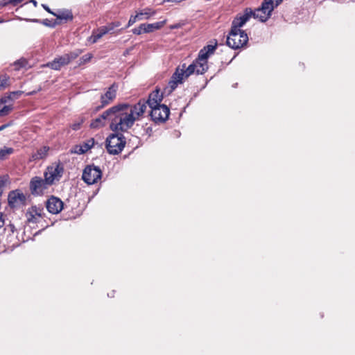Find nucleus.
<instances>
[{
  "mask_svg": "<svg viewBox=\"0 0 355 355\" xmlns=\"http://www.w3.org/2000/svg\"><path fill=\"white\" fill-rule=\"evenodd\" d=\"M14 153V149L10 147L4 146L3 148H0V160H4L7 157Z\"/></svg>",
  "mask_w": 355,
  "mask_h": 355,
  "instance_id": "nucleus-23",
  "label": "nucleus"
},
{
  "mask_svg": "<svg viewBox=\"0 0 355 355\" xmlns=\"http://www.w3.org/2000/svg\"><path fill=\"white\" fill-rule=\"evenodd\" d=\"M110 128L113 132H124L134 125L136 117L129 112V105L118 104L110 107Z\"/></svg>",
  "mask_w": 355,
  "mask_h": 355,
  "instance_id": "nucleus-1",
  "label": "nucleus"
},
{
  "mask_svg": "<svg viewBox=\"0 0 355 355\" xmlns=\"http://www.w3.org/2000/svg\"><path fill=\"white\" fill-rule=\"evenodd\" d=\"M19 20H23L24 19L20 17H17Z\"/></svg>",
  "mask_w": 355,
  "mask_h": 355,
  "instance_id": "nucleus-49",
  "label": "nucleus"
},
{
  "mask_svg": "<svg viewBox=\"0 0 355 355\" xmlns=\"http://www.w3.org/2000/svg\"><path fill=\"white\" fill-rule=\"evenodd\" d=\"M69 63L64 55L58 56L51 62L46 64V66L53 70H60L62 67L67 65Z\"/></svg>",
  "mask_w": 355,
  "mask_h": 355,
  "instance_id": "nucleus-20",
  "label": "nucleus"
},
{
  "mask_svg": "<svg viewBox=\"0 0 355 355\" xmlns=\"http://www.w3.org/2000/svg\"><path fill=\"white\" fill-rule=\"evenodd\" d=\"M163 99V94H159V89H156L150 94L148 100L146 101L148 106L152 109L153 107L162 105L160 103Z\"/></svg>",
  "mask_w": 355,
  "mask_h": 355,
  "instance_id": "nucleus-18",
  "label": "nucleus"
},
{
  "mask_svg": "<svg viewBox=\"0 0 355 355\" xmlns=\"http://www.w3.org/2000/svg\"><path fill=\"white\" fill-rule=\"evenodd\" d=\"M166 23V19L153 24H141L139 26L132 29L133 34L141 35V33H152L155 30L161 29Z\"/></svg>",
  "mask_w": 355,
  "mask_h": 355,
  "instance_id": "nucleus-12",
  "label": "nucleus"
},
{
  "mask_svg": "<svg viewBox=\"0 0 355 355\" xmlns=\"http://www.w3.org/2000/svg\"><path fill=\"white\" fill-rule=\"evenodd\" d=\"M43 211L42 208L37 207L36 206H33L30 209V210L27 212V215H30L32 217L37 216L42 217V214Z\"/></svg>",
  "mask_w": 355,
  "mask_h": 355,
  "instance_id": "nucleus-25",
  "label": "nucleus"
},
{
  "mask_svg": "<svg viewBox=\"0 0 355 355\" xmlns=\"http://www.w3.org/2000/svg\"><path fill=\"white\" fill-rule=\"evenodd\" d=\"M94 139L90 138L78 145H76L71 150V153L78 155L84 154L90 150L94 146Z\"/></svg>",
  "mask_w": 355,
  "mask_h": 355,
  "instance_id": "nucleus-17",
  "label": "nucleus"
},
{
  "mask_svg": "<svg viewBox=\"0 0 355 355\" xmlns=\"http://www.w3.org/2000/svg\"><path fill=\"white\" fill-rule=\"evenodd\" d=\"M105 144L107 150L110 155H118L123 150L126 141L121 132H114L107 137Z\"/></svg>",
  "mask_w": 355,
  "mask_h": 355,
  "instance_id": "nucleus-3",
  "label": "nucleus"
},
{
  "mask_svg": "<svg viewBox=\"0 0 355 355\" xmlns=\"http://www.w3.org/2000/svg\"><path fill=\"white\" fill-rule=\"evenodd\" d=\"M14 124V121L12 120L7 123L3 124L0 126V132L5 130L6 128L12 126Z\"/></svg>",
  "mask_w": 355,
  "mask_h": 355,
  "instance_id": "nucleus-36",
  "label": "nucleus"
},
{
  "mask_svg": "<svg viewBox=\"0 0 355 355\" xmlns=\"http://www.w3.org/2000/svg\"><path fill=\"white\" fill-rule=\"evenodd\" d=\"M23 1L24 0H9V2L11 3V5L13 6H16Z\"/></svg>",
  "mask_w": 355,
  "mask_h": 355,
  "instance_id": "nucleus-41",
  "label": "nucleus"
},
{
  "mask_svg": "<svg viewBox=\"0 0 355 355\" xmlns=\"http://www.w3.org/2000/svg\"><path fill=\"white\" fill-rule=\"evenodd\" d=\"M110 107L104 111L101 115L91 121L90 128L93 129H99L105 127L107 123L110 124Z\"/></svg>",
  "mask_w": 355,
  "mask_h": 355,
  "instance_id": "nucleus-14",
  "label": "nucleus"
},
{
  "mask_svg": "<svg viewBox=\"0 0 355 355\" xmlns=\"http://www.w3.org/2000/svg\"><path fill=\"white\" fill-rule=\"evenodd\" d=\"M30 2H31V3H33V5L35 7H37V1H35V0H31V1H30Z\"/></svg>",
  "mask_w": 355,
  "mask_h": 355,
  "instance_id": "nucleus-46",
  "label": "nucleus"
},
{
  "mask_svg": "<svg viewBox=\"0 0 355 355\" xmlns=\"http://www.w3.org/2000/svg\"><path fill=\"white\" fill-rule=\"evenodd\" d=\"M25 20L26 21H31L33 22H40V20L37 19H25Z\"/></svg>",
  "mask_w": 355,
  "mask_h": 355,
  "instance_id": "nucleus-45",
  "label": "nucleus"
},
{
  "mask_svg": "<svg viewBox=\"0 0 355 355\" xmlns=\"http://www.w3.org/2000/svg\"><path fill=\"white\" fill-rule=\"evenodd\" d=\"M27 62L25 59H19L15 61L13 63V66L15 67V70H19L20 69L24 67L26 64Z\"/></svg>",
  "mask_w": 355,
  "mask_h": 355,
  "instance_id": "nucleus-33",
  "label": "nucleus"
},
{
  "mask_svg": "<svg viewBox=\"0 0 355 355\" xmlns=\"http://www.w3.org/2000/svg\"><path fill=\"white\" fill-rule=\"evenodd\" d=\"M137 14H141V17H144V19H148L150 17L155 14V11L150 8H146Z\"/></svg>",
  "mask_w": 355,
  "mask_h": 355,
  "instance_id": "nucleus-27",
  "label": "nucleus"
},
{
  "mask_svg": "<svg viewBox=\"0 0 355 355\" xmlns=\"http://www.w3.org/2000/svg\"><path fill=\"white\" fill-rule=\"evenodd\" d=\"M64 173V167L60 163H53L49 166L44 173V177L46 179V182L49 183L51 186L55 184V182L60 181Z\"/></svg>",
  "mask_w": 355,
  "mask_h": 355,
  "instance_id": "nucleus-5",
  "label": "nucleus"
},
{
  "mask_svg": "<svg viewBox=\"0 0 355 355\" xmlns=\"http://www.w3.org/2000/svg\"><path fill=\"white\" fill-rule=\"evenodd\" d=\"M42 6L48 12L52 14L54 16L56 15V14L55 12H53V11H51V10L49 8V7L48 6H46V4H42Z\"/></svg>",
  "mask_w": 355,
  "mask_h": 355,
  "instance_id": "nucleus-39",
  "label": "nucleus"
},
{
  "mask_svg": "<svg viewBox=\"0 0 355 355\" xmlns=\"http://www.w3.org/2000/svg\"><path fill=\"white\" fill-rule=\"evenodd\" d=\"M108 33V31L105 27L101 26L97 30H94L92 31V34L88 38V42L92 44H94L97 42V41L101 39L104 35Z\"/></svg>",
  "mask_w": 355,
  "mask_h": 355,
  "instance_id": "nucleus-21",
  "label": "nucleus"
},
{
  "mask_svg": "<svg viewBox=\"0 0 355 355\" xmlns=\"http://www.w3.org/2000/svg\"><path fill=\"white\" fill-rule=\"evenodd\" d=\"M147 104L144 100H140L133 107L129 105V112L132 113V116H135L136 119L142 115L147 108Z\"/></svg>",
  "mask_w": 355,
  "mask_h": 355,
  "instance_id": "nucleus-19",
  "label": "nucleus"
},
{
  "mask_svg": "<svg viewBox=\"0 0 355 355\" xmlns=\"http://www.w3.org/2000/svg\"><path fill=\"white\" fill-rule=\"evenodd\" d=\"M248 42V36L244 31L230 30L226 44L233 49H238L245 45Z\"/></svg>",
  "mask_w": 355,
  "mask_h": 355,
  "instance_id": "nucleus-4",
  "label": "nucleus"
},
{
  "mask_svg": "<svg viewBox=\"0 0 355 355\" xmlns=\"http://www.w3.org/2000/svg\"><path fill=\"white\" fill-rule=\"evenodd\" d=\"M256 12L257 9L253 11L251 8H246L243 14L238 15L234 19L232 22L231 30L241 31L240 28H241L252 17L260 20V17L256 16Z\"/></svg>",
  "mask_w": 355,
  "mask_h": 355,
  "instance_id": "nucleus-7",
  "label": "nucleus"
},
{
  "mask_svg": "<svg viewBox=\"0 0 355 355\" xmlns=\"http://www.w3.org/2000/svg\"><path fill=\"white\" fill-rule=\"evenodd\" d=\"M9 4L11 5V3L9 2V0H2L0 3V6L2 7L6 6Z\"/></svg>",
  "mask_w": 355,
  "mask_h": 355,
  "instance_id": "nucleus-42",
  "label": "nucleus"
},
{
  "mask_svg": "<svg viewBox=\"0 0 355 355\" xmlns=\"http://www.w3.org/2000/svg\"><path fill=\"white\" fill-rule=\"evenodd\" d=\"M108 297H113V295H110V294H107Z\"/></svg>",
  "mask_w": 355,
  "mask_h": 355,
  "instance_id": "nucleus-51",
  "label": "nucleus"
},
{
  "mask_svg": "<svg viewBox=\"0 0 355 355\" xmlns=\"http://www.w3.org/2000/svg\"><path fill=\"white\" fill-rule=\"evenodd\" d=\"M46 179L35 176L30 181V191L33 196H42L51 185L46 182Z\"/></svg>",
  "mask_w": 355,
  "mask_h": 355,
  "instance_id": "nucleus-9",
  "label": "nucleus"
},
{
  "mask_svg": "<svg viewBox=\"0 0 355 355\" xmlns=\"http://www.w3.org/2000/svg\"><path fill=\"white\" fill-rule=\"evenodd\" d=\"M22 94V92L21 91H15L10 92L9 94L5 95L4 96L1 97L0 98V103H3L4 104L12 102L15 99L18 98L21 94Z\"/></svg>",
  "mask_w": 355,
  "mask_h": 355,
  "instance_id": "nucleus-22",
  "label": "nucleus"
},
{
  "mask_svg": "<svg viewBox=\"0 0 355 355\" xmlns=\"http://www.w3.org/2000/svg\"><path fill=\"white\" fill-rule=\"evenodd\" d=\"M12 110L13 106L12 104L4 105L3 108L0 110V117L8 115Z\"/></svg>",
  "mask_w": 355,
  "mask_h": 355,
  "instance_id": "nucleus-32",
  "label": "nucleus"
},
{
  "mask_svg": "<svg viewBox=\"0 0 355 355\" xmlns=\"http://www.w3.org/2000/svg\"><path fill=\"white\" fill-rule=\"evenodd\" d=\"M282 0H263L260 8H257L256 16L260 17L261 22L266 21L275 8L277 7Z\"/></svg>",
  "mask_w": 355,
  "mask_h": 355,
  "instance_id": "nucleus-6",
  "label": "nucleus"
},
{
  "mask_svg": "<svg viewBox=\"0 0 355 355\" xmlns=\"http://www.w3.org/2000/svg\"><path fill=\"white\" fill-rule=\"evenodd\" d=\"M116 88L114 85H111L107 92L101 95V105L97 106L96 111H98L101 109L110 104L116 98Z\"/></svg>",
  "mask_w": 355,
  "mask_h": 355,
  "instance_id": "nucleus-13",
  "label": "nucleus"
},
{
  "mask_svg": "<svg viewBox=\"0 0 355 355\" xmlns=\"http://www.w3.org/2000/svg\"><path fill=\"white\" fill-rule=\"evenodd\" d=\"M169 114V108L162 104L150 109V116L155 123H159L165 122L168 118Z\"/></svg>",
  "mask_w": 355,
  "mask_h": 355,
  "instance_id": "nucleus-11",
  "label": "nucleus"
},
{
  "mask_svg": "<svg viewBox=\"0 0 355 355\" xmlns=\"http://www.w3.org/2000/svg\"><path fill=\"white\" fill-rule=\"evenodd\" d=\"M259 15H263L264 14H263V12H259Z\"/></svg>",
  "mask_w": 355,
  "mask_h": 355,
  "instance_id": "nucleus-50",
  "label": "nucleus"
},
{
  "mask_svg": "<svg viewBox=\"0 0 355 355\" xmlns=\"http://www.w3.org/2000/svg\"><path fill=\"white\" fill-rule=\"evenodd\" d=\"M26 216H27V219L28 220V222H31V223H37V216H35V217H32L30 215H27L26 214Z\"/></svg>",
  "mask_w": 355,
  "mask_h": 355,
  "instance_id": "nucleus-40",
  "label": "nucleus"
},
{
  "mask_svg": "<svg viewBox=\"0 0 355 355\" xmlns=\"http://www.w3.org/2000/svg\"><path fill=\"white\" fill-rule=\"evenodd\" d=\"M82 50L76 49L73 51L69 52V53L64 54V55L68 63H70L71 61L77 58L82 53Z\"/></svg>",
  "mask_w": 355,
  "mask_h": 355,
  "instance_id": "nucleus-24",
  "label": "nucleus"
},
{
  "mask_svg": "<svg viewBox=\"0 0 355 355\" xmlns=\"http://www.w3.org/2000/svg\"><path fill=\"white\" fill-rule=\"evenodd\" d=\"M93 55L92 53H87L84 55H83L78 60V64L83 65L85 63L89 62L91 59L92 58Z\"/></svg>",
  "mask_w": 355,
  "mask_h": 355,
  "instance_id": "nucleus-34",
  "label": "nucleus"
},
{
  "mask_svg": "<svg viewBox=\"0 0 355 355\" xmlns=\"http://www.w3.org/2000/svg\"><path fill=\"white\" fill-rule=\"evenodd\" d=\"M218 44L215 41L214 44H208L204 46L198 53L197 58H196L193 62L187 66L186 64L180 65L179 67L184 73V76L188 78L193 73L203 74L209 69L208 67V58L214 54Z\"/></svg>",
  "mask_w": 355,
  "mask_h": 355,
  "instance_id": "nucleus-2",
  "label": "nucleus"
},
{
  "mask_svg": "<svg viewBox=\"0 0 355 355\" xmlns=\"http://www.w3.org/2000/svg\"><path fill=\"white\" fill-rule=\"evenodd\" d=\"M8 202L10 208H20L26 205V196L19 189L13 190L8 193Z\"/></svg>",
  "mask_w": 355,
  "mask_h": 355,
  "instance_id": "nucleus-10",
  "label": "nucleus"
},
{
  "mask_svg": "<svg viewBox=\"0 0 355 355\" xmlns=\"http://www.w3.org/2000/svg\"><path fill=\"white\" fill-rule=\"evenodd\" d=\"M48 150H49L48 147L44 146V147L41 148L40 149H39L37 151V153L35 154H34L33 155V159H39L44 158L46 155Z\"/></svg>",
  "mask_w": 355,
  "mask_h": 355,
  "instance_id": "nucleus-26",
  "label": "nucleus"
},
{
  "mask_svg": "<svg viewBox=\"0 0 355 355\" xmlns=\"http://www.w3.org/2000/svg\"><path fill=\"white\" fill-rule=\"evenodd\" d=\"M4 20L3 19H0V24L3 23Z\"/></svg>",
  "mask_w": 355,
  "mask_h": 355,
  "instance_id": "nucleus-48",
  "label": "nucleus"
},
{
  "mask_svg": "<svg viewBox=\"0 0 355 355\" xmlns=\"http://www.w3.org/2000/svg\"><path fill=\"white\" fill-rule=\"evenodd\" d=\"M9 76L6 74L0 76V90L5 89L9 85Z\"/></svg>",
  "mask_w": 355,
  "mask_h": 355,
  "instance_id": "nucleus-29",
  "label": "nucleus"
},
{
  "mask_svg": "<svg viewBox=\"0 0 355 355\" xmlns=\"http://www.w3.org/2000/svg\"><path fill=\"white\" fill-rule=\"evenodd\" d=\"M121 25L119 21L112 22L109 24L107 26H104L106 29L108 31V33L111 31H113L116 27H119Z\"/></svg>",
  "mask_w": 355,
  "mask_h": 355,
  "instance_id": "nucleus-35",
  "label": "nucleus"
},
{
  "mask_svg": "<svg viewBox=\"0 0 355 355\" xmlns=\"http://www.w3.org/2000/svg\"><path fill=\"white\" fill-rule=\"evenodd\" d=\"M10 227H11V231L13 232H14V229H15L14 225H11Z\"/></svg>",
  "mask_w": 355,
  "mask_h": 355,
  "instance_id": "nucleus-47",
  "label": "nucleus"
},
{
  "mask_svg": "<svg viewBox=\"0 0 355 355\" xmlns=\"http://www.w3.org/2000/svg\"><path fill=\"white\" fill-rule=\"evenodd\" d=\"M82 123H83V121H82L81 122H80V123H73V124L71 125V128H72L73 130H79V129H80V125H81Z\"/></svg>",
  "mask_w": 355,
  "mask_h": 355,
  "instance_id": "nucleus-38",
  "label": "nucleus"
},
{
  "mask_svg": "<svg viewBox=\"0 0 355 355\" xmlns=\"http://www.w3.org/2000/svg\"><path fill=\"white\" fill-rule=\"evenodd\" d=\"M182 26H183L182 23H177V24L171 25L169 26V28L171 30L178 29V28H181Z\"/></svg>",
  "mask_w": 355,
  "mask_h": 355,
  "instance_id": "nucleus-37",
  "label": "nucleus"
},
{
  "mask_svg": "<svg viewBox=\"0 0 355 355\" xmlns=\"http://www.w3.org/2000/svg\"><path fill=\"white\" fill-rule=\"evenodd\" d=\"M102 171L98 166H87L83 173L82 178L87 184H93L101 179Z\"/></svg>",
  "mask_w": 355,
  "mask_h": 355,
  "instance_id": "nucleus-8",
  "label": "nucleus"
},
{
  "mask_svg": "<svg viewBox=\"0 0 355 355\" xmlns=\"http://www.w3.org/2000/svg\"><path fill=\"white\" fill-rule=\"evenodd\" d=\"M187 78L184 73L179 66L176 68L175 71L173 73L171 80L168 82L170 90L168 93L172 92L178 87V84L182 83L183 80Z\"/></svg>",
  "mask_w": 355,
  "mask_h": 355,
  "instance_id": "nucleus-16",
  "label": "nucleus"
},
{
  "mask_svg": "<svg viewBox=\"0 0 355 355\" xmlns=\"http://www.w3.org/2000/svg\"><path fill=\"white\" fill-rule=\"evenodd\" d=\"M63 202L59 198L53 196L49 198L46 203L48 211L53 214L60 213L63 209Z\"/></svg>",
  "mask_w": 355,
  "mask_h": 355,
  "instance_id": "nucleus-15",
  "label": "nucleus"
},
{
  "mask_svg": "<svg viewBox=\"0 0 355 355\" xmlns=\"http://www.w3.org/2000/svg\"><path fill=\"white\" fill-rule=\"evenodd\" d=\"M143 19H144V17H141V14H137L135 15H131L129 19L128 25L126 26V28H128V27L131 26L132 25H133L137 21V20H143Z\"/></svg>",
  "mask_w": 355,
  "mask_h": 355,
  "instance_id": "nucleus-31",
  "label": "nucleus"
},
{
  "mask_svg": "<svg viewBox=\"0 0 355 355\" xmlns=\"http://www.w3.org/2000/svg\"><path fill=\"white\" fill-rule=\"evenodd\" d=\"M9 178L8 175H0V198L1 197L3 189L8 183Z\"/></svg>",
  "mask_w": 355,
  "mask_h": 355,
  "instance_id": "nucleus-30",
  "label": "nucleus"
},
{
  "mask_svg": "<svg viewBox=\"0 0 355 355\" xmlns=\"http://www.w3.org/2000/svg\"><path fill=\"white\" fill-rule=\"evenodd\" d=\"M42 24H43L45 26H54V24L53 25H50L49 24V20L48 19H44L42 21Z\"/></svg>",
  "mask_w": 355,
  "mask_h": 355,
  "instance_id": "nucleus-44",
  "label": "nucleus"
},
{
  "mask_svg": "<svg viewBox=\"0 0 355 355\" xmlns=\"http://www.w3.org/2000/svg\"><path fill=\"white\" fill-rule=\"evenodd\" d=\"M4 225V219L3 218V214L0 213V228Z\"/></svg>",
  "mask_w": 355,
  "mask_h": 355,
  "instance_id": "nucleus-43",
  "label": "nucleus"
},
{
  "mask_svg": "<svg viewBox=\"0 0 355 355\" xmlns=\"http://www.w3.org/2000/svg\"><path fill=\"white\" fill-rule=\"evenodd\" d=\"M55 16L58 19H60V20L68 21V20H72V19H73V15H72L71 12H70L69 10L62 12L61 13L56 15Z\"/></svg>",
  "mask_w": 355,
  "mask_h": 355,
  "instance_id": "nucleus-28",
  "label": "nucleus"
},
{
  "mask_svg": "<svg viewBox=\"0 0 355 355\" xmlns=\"http://www.w3.org/2000/svg\"><path fill=\"white\" fill-rule=\"evenodd\" d=\"M2 104H4L3 103H0V105H2Z\"/></svg>",
  "mask_w": 355,
  "mask_h": 355,
  "instance_id": "nucleus-52",
  "label": "nucleus"
}]
</instances>
